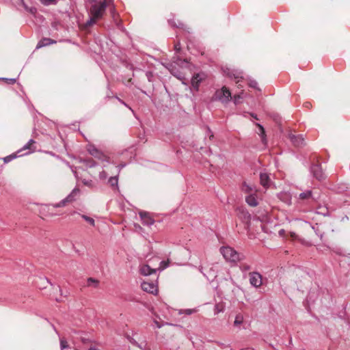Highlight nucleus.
Masks as SVG:
<instances>
[{
    "mask_svg": "<svg viewBox=\"0 0 350 350\" xmlns=\"http://www.w3.org/2000/svg\"><path fill=\"white\" fill-rule=\"evenodd\" d=\"M80 193V189L79 188L75 187L72 190L69 195H68L64 199L61 200L59 202L51 204L49 205H42L40 208V213L45 217L49 215L53 216V214L49 213V212L51 211V207L59 208L66 206L67 204L72 203L76 201L79 198Z\"/></svg>",
    "mask_w": 350,
    "mask_h": 350,
    "instance_id": "f257e3e1",
    "label": "nucleus"
},
{
    "mask_svg": "<svg viewBox=\"0 0 350 350\" xmlns=\"http://www.w3.org/2000/svg\"><path fill=\"white\" fill-rule=\"evenodd\" d=\"M107 5L105 3H94L92 5L90 9V18L85 22L84 24V29H88V27L92 26L93 25L96 24V22L103 18L106 8Z\"/></svg>",
    "mask_w": 350,
    "mask_h": 350,
    "instance_id": "f03ea898",
    "label": "nucleus"
},
{
    "mask_svg": "<svg viewBox=\"0 0 350 350\" xmlns=\"http://www.w3.org/2000/svg\"><path fill=\"white\" fill-rule=\"evenodd\" d=\"M220 253L222 254L226 261L232 263H237L239 261L245 259V255L242 253L237 252L235 250L230 247H221Z\"/></svg>",
    "mask_w": 350,
    "mask_h": 350,
    "instance_id": "7ed1b4c3",
    "label": "nucleus"
},
{
    "mask_svg": "<svg viewBox=\"0 0 350 350\" xmlns=\"http://www.w3.org/2000/svg\"><path fill=\"white\" fill-rule=\"evenodd\" d=\"M231 93L226 87L217 90L215 93V98L223 103H226L231 99Z\"/></svg>",
    "mask_w": 350,
    "mask_h": 350,
    "instance_id": "20e7f679",
    "label": "nucleus"
},
{
    "mask_svg": "<svg viewBox=\"0 0 350 350\" xmlns=\"http://www.w3.org/2000/svg\"><path fill=\"white\" fill-rule=\"evenodd\" d=\"M88 152L94 157L100 159L102 161H107V157L95 146L92 144H88L87 146Z\"/></svg>",
    "mask_w": 350,
    "mask_h": 350,
    "instance_id": "39448f33",
    "label": "nucleus"
},
{
    "mask_svg": "<svg viewBox=\"0 0 350 350\" xmlns=\"http://www.w3.org/2000/svg\"><path fill=\"white\" fill-rule=\"evenodd\" d=\"M205 79V75L203 72L195 74L191 79V89L195 92L199 90L200 83Z\"/></svg>",
    "mask_w": 350,
    "mask_h": 350,
    "instance_id": "423d86ee",
    "label": "nucleus"
},
{
    "mask_svg": "<svg viewBox=\"0 0 350 350\" xmlns=\"http://www.w3.org/2000/svg\"><path fill=\"white\" fill-rule=\"evenodd\" d=\"M250 283L256 288L260 287L262 284V275L258 272H252L249 274Z\"/></svg>",
    "mask_w": 350,
    "mask_h": 350,
    "instance_id": "0eeeda50",
    "label": "nucleus"
},
{
    "mask_svg": "<svg viewBox=\"0 0 350 350\" xmlns=\"http://www.w3.org/2000/svg\"><path fill=\"white\" fill-rule=\"evenodd\" d=\"M141 287L143 291L153 295H156L158 292L157 285L152 282L144 281Z\"/></svg>",
    "mask_w": 350,
    "mask_h": 350,
    "instance_id": "6e6552de",
    "label": "nucleus"
},
{
    "mask_svg": "<svg viewBox=\"0 0 350 350\" xmlns=\"http://www.w3.org/2000/svg\"><path fill=\"white\" fill-rule=\"evenodd\" d=\"M241 191L247 196L250 193H257L258 189L254 184L245 181L241 185Z\"/></svg>",
    "mask_w": 350,
    "mask_h": 350,
    "instance_id": "1a4fd4ad",
    "label": "nucleus"
},
{
    "mask_svg": "<svg viewBox=\"0 0 350 350\" xmlns=\"http://www.w3.org/2000/svg\"><path fill=\"white\" fill-rule=\"evenodd\" d=\"M238 217L245 223H248L250 221L251 215L250 213L243 207H239L237 209Z\"/></svg>",
    "mask_w": 350,
    "mask_h": 350,
    "instance_id": "9d476101",
    "label": "nucleus"
},
{
    "mask_svg": "<svg viewBox=\"0 0 350 350\" xmlns=\"http://www.w3.org/2000/svg\"><path fill=\"white\" fill-rule=\"evenodd\" d=\"M311 172L313 174V176L319 180H323L325 178V174L321 166L319 164L312 165L311 166Z\"/></svg>",
    "mask_w": 350,
    "mask_h": 350,
    "instance_id": "9b49d317",
    "label": "nucleus"
},
{
    "mask_svg": "<svg viewBox=\"0 0 350 350\" xmlns=\"http://www.w3.org/2000/svg\"><path fill=\"white\" fill-rule=\"evenodd\" d=\"M245 202L250 206L252 207H256L258 205V198L257 197L256 193H250V195H247L245 196Z\"/></svg>",
    "mask_w": 350,
    "mask_h": 350,
    "instance_id": "f8f14e48",
    "label": "nucleus"
},
{
    "mask_svg": "<svg viewBox=\"0 0 350 350\" xmlns=\"http://www.w3.org/2000/svg\"><path fill=\"white\" fill-rule=\"evenodd\" d=\"M260 182L261 185L266 189L269 188L271 183L270 177L266 172H261L260 174Z\"/></svg>",
    "mask_w": 350,
    "mask_h": 350,
    "instance_id": "ddd939ff",
    "label": "nucleus"
},
{
    "mask_svg": "<svg viewBox=\"0 0 350 350\" xmlns=\"http://www.w3.org/2000/svg\"><path fill=\"white\" fill-rule=\"evenodd\" d=\"M139 216L144 225L150 226L154 223V220L146 212H140Z\"/></svg>",
    "mask_w": 350,
    "mask_h": 350,
    "instance_id": "4468645a",
    "label": "nucleus"
},
{
    "mask_svg": "<svg viewBox=\"0 0 350 350\" xmlns=\"http://www.w3.org/2000/svg\"><path fill=\"white\" fill-rule=\"evenodd\" d=\"M289 139L291 142L297 147L301 146L304 144V140L301 135H295L291 134L289 135Z\"/></svg>",
    "mask_w": 350,
    "mask_h": 350,
    "instance_id": "2eb2a0df",
    "label": "nucleus"
},
{
    "mask_svg": "<svg viewBox=\"0 0 350 350\" xmlns=\"http://www.w3.org/2000/svg\"><path fill=\"white\" fill-rule=\"evenodd\" d=\"M140 273L144 275H150L152 273H156L155 269H152L148 265H144L140 267L139 269Z\"/></svg>",
    "mask_w": 350,
    "mask_h": 350,
    "instance_id": "dca6fc26",
    "label": "nucleus"
},
{
    "mask_svg": "<svg viewBox=\"0 0 350 350\" xmlns=\"http://www.w3.org/2000/svg\"><path fill=\"white\" fill-rule=\"evenodd\" d=\"M54 43H56L55 40H53L50 38H44L38 42V44L36 46V49L46 46H49V45H50L51 44H54Z\"/></svg>",
    "mask_w": 350,
    "mask_h": 350,
    "instance_id": "f3484780",
    "label": "nucleus"
},
{
    "mask_svg": "<svg viewBox=\"0 0 350 350\" xmlns=\"http://www.w3.org/2000/svg\"><path fill=\"white\" fill-rule=\"evenodd\" d=\"M108 183L111 187L118 189V175L110 177L108 180Z\"/></svg>",
    "mask_w": 350,
    "mask_h": 350,
    "instance_id": "a211bd4d",
    "label": "nucleus"
},
{
    "mask_svg": "<svg viewBox=\"0 0 350 350\" xmlns=\"http://www.w3.org/2000/svg\"><path fill=\"white\" fill-rule=\"evenodd\" d=\"M257 126L258 127V135H260V137H261L262 142L264 144H267V139H266L265 129H264L263 126L262 125H260V124H258Z\"/></svg>",
    "mask_w": 350,
    "mask_h": 350,
    "instance_id": "6ab92c4d",
    "label": "nucleus"
},
{
    "mask_svg": "<svg viewBox=\"0 0 350 350\" xmlns=\"http://www.w3.org/2000/svg\"><path fill=\"white\" fill-rule=\"evenodd\" d=\"M311 197H312V191H310V190H308L304 192H302V193H299V199H301V200L308 199V198H310Z\"/></svg>",
    "mask_w": 350,
    "mask_h": 350,
    "instance_id": "aec40b11",
    "label": "nucleus"
},
{
    "mask_svg": "<svg viewBox=\"0 0 350 350\" xmlns=\"http://www.w3.org/2000/svg\"><path fill=\"white\" fill-rule=\"evenodd\" d=\"M225 306L222 302H219L215 304V314H217L219 312H221L224 310Z\"/></svg>",
    "mask_w": 350,
    "mask_h": 350,
    "instance_id": "412c9836",
    "label": "nucleus"
},
{
    "mask_svg": "<svg viewBox=\"0 0 350 350\" xmlns=\"http://www.w3.org/2000/svg\"><path fill=\"white\" fill-rule=\"evenodd\" d=\"M228 75H229L230 77L236 79L237 83L239 81V79H242L241 72H234V71H232L230 72H228Z\"/></svg>",
    "mask_w": 350,
    "mask_h": 350,
    "instance_id": "4be33fe9",
    "label": "nucleus"
},
{
    "mask_svg": "<svg viewBox=\"0 0 350 350\" xmlns=\"http://www.w3.org/2000/svg\"><path fill=\"white\" fill-rule=\"evenodd\" d=\"M21 152V150H18L17 152L16 153H13L9 156H7L3 158V161L5 163H8L10 161H11L12 159L18 157L19 155H18V153Z\"/></svg>",
    "mask_w": 350,
    "mask_h": 350,
    "instance_id": "5701e85b",
    "label": "nucleus"
},
{
    "mask_svg": "<svg viewBox=\"0 0 350 350\" xmlns=\"http://www.w3.org/2000/svg\"><path fill=\"white\" fill-rule=\"evenodd\" d=\"M59 342H60V348L62 350L69 348L68 342L66 341V340L65 338H60Z\"/></svg>",
    "mask_w": 350,
    "mask_h": 350,
    "instance_id": "b1692460",
    "label": "nucleus"
},
{
    "mask_svg": "<svg viewBox=\"0 0 350 350\" xmlns=\"http://www.w3.org/2000/svg\"><path fill=\"white\" fill-rule=\"evenodd\" d=\"M40 2L42 5L49 6L51 5H56L57 0H40Z\"/></svg>",
    "mask_w": 350,
    "mask_h": 350,
    "instance_id": "393cba45",
    "label": "nucleus"
},
{
    "mask_svg": "<svg viewBox=\"0 0 350 350\" xmlns=\"http://www.w3.org/2000/svg\"><path fill=\"white\" fill-rule=\"evenodd\" d=\"M81 217L87 222H88L91 226H94L95 225V221L93 218L85 215H81Z\"/></svg>",
    "mask_w": 350,
    "mask_h": 350,
    "instance_id": "a878e982",
    "label": "nucleus"
},
{
    "mask_svg": "<svg viewBox=\"0 0 350 350\" xmlns=\"http://www.w3.org/2000/svg\"><path fill=\"white\" fill-rule=\"evenodd\" d=\"M243 316L241 314H237L235 317V320L234 321V325L235 326L240 325L243 323Z\"/></svg>",
    "mask_w": 350,
    "mask_h": 350,
    "instance_id": "bb28decb",
    "label": "nucleus"
},
{
    "mask_svg": "<svg viewBox=\"0 0 350 350\" xmlns=\"http://www.w3.org/2000/svg\"><path fill=\"white\" fill-rule=\"evenodd\" d=\"M196 312V309H185V310H180L179 311V314H187V315H190L194 312Z\"/></svg>",
    "mask_w": 350,
    "mask_h": 350,
    "instance_id": "cd10ccee",
    "label": "nucleus"
},
{
    "mask_svg": "<svg viewBox=\"0 0 350 350\" xmlns=\"http://www.w3.org/2000/svg\"><path fill=\"white\" fill-rule=\"evenodd\" d=\"M83 162L85 163V165L89 167H93L96 166V163L94 161H93L91 159H85L83 160Z\"/></svg>",
    "mask_w": 350,
    "mask_h": 350,
    "instance_id": "c85d7f7f",
    "label": "nucleus"
},
{
    "mask_svg": "<svg viewBox=\"0 0 350 350\" xmlns=\"http://www.w3.org/2000/svg\"><path fill=\"white\" fill-rule=\"evenodd\" d=\"M34 141L33 139H30L23 147L21 150V152L22 150H29L31 149L30 146L31 144H34Z\"/></svg>",
    "mask_w": 350,
    "mask_h": 350,
    "instance_id": "c756f323",
    "label": "nucleus"
},
{
    "mask_svg": "<svg viewBox=\"0 0 350 350\" xmlns=\"http://www.w3.org/2000/svg\"><path fill=\"white\" fill-rule=\"evenodd\" d=\"M88 285L92 286L94 285L95 287L97 286L98 282L92 278H90L88 279Z\"/></svg>",
    "mask_w": 350,
    "mask_h": 350,
    "instance_id": "7c9ffc66",
    "label": "nucleus"
},
{
    "mask_svg": "<svg viewBox=\"0 0 350 350\" xmlns=\"http://www.w3.org/2000/svg\"><path fill=\"white\" fill-rule=\"evenodd\" d=\"M98 176L100 180H105L107 178V173L105 170H103L99 173Z\"/></svg>",
    "mask_w": 350,
    "mask_h": 350,
    "instance_id": "2f4dec72",
    "label": "nucleus"
},
{
    "mask_svg": "<svg viewBox=\"0 0 350 350\" xmlns=\"http://www.w3.org/2000/svg\"><path fill=\"white\" fill-rule=\"evenodd\" d=\"M240 269L241 271H248L251 269L250 266L247 265V264H242L241 266H240Z\"/></svg>",
    "mask_w": 350,
    "mask_h": 350,
    "instance_id": "473e14b6",
    "label": "nucleus"
},
{
    "mask_svg": "<svg viewBox=\"0 0 350 350\" xmlns=\"http://www.w3.org/2000/svg\"><path fill=\"white\" fill-rule=\"evenodd\" d=\"M299 241L304 245H306V246H311L312 244L310 243H309L308 241L303 239H299Z\"/></svg>",
    "mask_w": 350,
    "mask_h": 350,
    "instance_id": "72a5a7b5",
    "label": "nucleus"
},
{
    "mask_svg": "<svg viewBox=\"0 0 350 350\" xmlns=\"http://www.w3.org/2000/svg\"><path fill=\"white\" fill-rule=\"evenodd\" d=\"M126 166V163H120V165H118V166H116V168H117V171H118V175H119V173L120 172V170L124 167Z\"/></svg>",
    "mask_w": 350,
    "mask_h": 350,
    "instance_id": "f704fd0d",
    "label": "nucleus"
},
{
    "mask_svg": "<svg viewBox=\"0 0 350 350\" xmlns=\"http://www.w3.org/2000/svg\"><path fill=\"white\" fill-rule=\"evenodd\" d=\"M0 79L5 80L10 84H14L16 82V79H15L0 78Z\"/></svg>",
    "mask_w": 350,
    "mask_h": 350,
    "instance_id": "c9c22d12",
    "label": "nucleus"
},
{
    "mask_svg": "<svg viewBox=\"0 0 350 350\" xmlns=\"http://www.w3.org/2000/svg\"><path fill=\"white\" fill-rule=\"evenodd\" d=\"M130 342H131L133 345H135V346H137V347H139L140 349H143V346H142V344H141V345L138 344V342H136L134 339H131V340H130Z\"/></svg>",
    "mask_w": 350,
    "mask_h": 350,
    "instance_id": "e433bc0d",
    "label": "nucleus"
},
{
    "mask_svg": "<svg viewBox=\"0 0 350 350\" xmlns=\"http://www.w3.org/2000/svg\"><path fill=\"white\" fill-rule=\"evenodd\" d=\"M290 236H291V238L292 239H297V240H299V239L298 235L296 233L293 232L290 233Z\"/></svg>",
    "mask_w": 350,
    "mask_h": 350,
    "instance_id": "4c0bfd02",
    "label": "nucleus"
},
{
    "mask_svg": "<svg viewBox=\"0 0 350 350\" xmlns=\"http://www.w3.org/2000/svg\"><path fill=\"white\" fill-rule=\"evenodd\" d=\"M83 183L85 185L90 186V185H92V180H88L85 179V180H83Z\"/></svg>",
    "mask_w": 350,
    "mask_h": 350,
    "instance_id": "58836bf2",
    "label": "nucleus"
},
{
    "mask_svg": "<svg viewBox=\"0 0 350 350\" xmlns=\"http://www.w3.org/2000/svg\"><path fill=\"white\" fill-rule=\"evenodd\" d=\"M113 0H103L101 3H105L106 5L108 6L113 3Z\"/></svg>",
    "mask_w": 350,
    "mask_h": 350,
    "instance_id": "ea45409f",
    "label": "nucleus"
},
{
    "mask_svg": "<svg viewBox=\"0 0 350 350\" xmlns=\"http://www.w3.org/2000/svg\"><path fill=\"white\" fill-rule=\"evenodd\" d=\"M257 84H258V83H257V82H256V81H252L250 82V85L251 87H252V88H256V86H257Z\"/></svg>",
    "mask_w": 350,
    "mask_h": 350,
    "instance_id": "a19ab883",
    "label": "nucleus"
},
{
    "mask_svg": "<svg viewBox=\"0 0 350 350\" xmlns=\"http://www.w3.org/2000/svg\"><path fill=\"white\" fill-rule=\"evenodd\" d=\"M174 48H175V50L176 51H179L180 50V43L178 42V43L176 44L175 46H174Z\"/></svg>",
    "mask_w": 350,
    "mask_h": 350,
    "instance_id": "79ce46f5",
    "label": "nucleus"
},
{
    "mask_svg": "<svg viewBox=\"0 0 350 350\" xmlns=\"http://www.w3.org/2000/svg\"><path fill=\"white\" fill-rule=\"evenodd\" d=\"M160 264H161V265H163V266L161 268L162 269H165V267H167L168 266L167 263L165 262V261H161Z\"/></svg>",
    "mask_w": 350,
    "mask_h": 350,
    "instance_id": "37998d69",
    "label": "nucleus"
},
{
    "mask_svg": "<svg viewBox=\"0 0 350 350\" xmlns=\"http://www.w3.org/2000/svg\"><path fill=\"white\" fill-rule=\"evenodd\" d=\"M202 270H203L202 267H201V266H200V267H199V271H200V272H201V273H202L205 277H206V274L203 273V271H202Z\"/></svg>",
    "mask_w": 350,
    "mask_h": 350,
    "instance_id": "c03bdc74",
    "label": "nucleus"
},
{
    "mask_svg": "<svg viewBox=\"0 0 350 350\" xmlns=\"http://www.w3.org/2000/svg\"><path fill=\"white\" fill-rule=\"evenodd\" d=\"M172 25L179 27L182 26V25H183V24H182V23H179V24H178V25H176V24H172Z\"/></svg>",
    "mask_w": 350,
    "mask_h": 350,
    "instance_id": "a18cd8bd",
    "label": "nucleus"
},
{
    "mask_svg": "<svg viewBox=\"0 0 350 350\" xmlns=\"http://www.w3.org/2000/svg\"><path fill=\"white\" fill-rule=\"evenodd\" d=\"M118 100H119V101H120L121 103H122V105H125V106H126V107H127V105H126L124 101H122V100H120V99H119V98H118Z\"/></svg>",
    "mask_w": 350,
    "mask_h": 350,
    "instance_id": "49530a36",
    "label": "nucleus"
},
{
    "mask_svg": "<svg viewBox=\"0 0 350 350\" xmlns=\"http://www.w3.org/2000/svg\"><path fill=\"white\" fill-rule=\"evenodd\" d=\"M284 233V230H280L279 231V234H280V235L283 234Z\"/></svg>",
    "mask_w": 350,
    "mask_h": 350,
    "instance_id": "de8ad7c7",
    "label": "nucleus"
},
{
    "mask_svg": "<svg viewBox=\"0 0 350 350\" xmlns=\"http://www.w3.org/2000/svg\"><path fill=\"white\" fill-rule=\"evenodd\" d=\"M239 98V96H238L237 97L236 96H234V103H237V98Z\"/></svg>",
    "mask_w": 350,
    "mask_h": 350,
    "instance_id": "09e8293b",
    "label": "nucleus"
},
{
    "mask_svg": "<svg viewBox=\"0 0 350 350\" xmlns=\"http://www.w3.org/2000/svg\"><path fill=\"white\" fill-rule=\"evenodd\" d=\"M82 340V342H83V343H86V342H88V340L85 339V338H82V340Z\"/></svg>",
    "mask_w": 350,
    "mask_h": 350,
    "instance_id": "8fccbe9b",
    "label": "nucleus"
},
{
    "mask_svg": "<svg viewBox=\"0 0 350 350\" xmlns=\"http://www.w3.org/2000/svg\"><path fill=\"white\" fill-rule=\"evenodd\" d=\"M90 3H94L96 2V0H88Z\"/></svg>",
    "mask_w": 350,
    "mask_h": 350,
    "instance_id": "3c124183",
    "label": "nucleus"
},
{
    "mask_svg": "<svg viewBox=\"0 0 350 350\" xmlns=\"http://www.w3.org/2000/svg\"><path fill=\"white\" fill-rule=\"evenodd\" d=\"M135 227H136V228H139V229H141V228H142L140 227V226H139V225H135Z\"/></svg>",
    "mask_w": 350,
    "mask_h": 350,
    "instance_id": "603ef678",
    "label": "nucleus"
},
{
    "mask_svg": "<svg viewBox=\"0 0 350 350\" xmlns=\"http://www.w3.org/2000/svg\"><path fill=\"white\" fill-rule=\"evenodd\" d=\"M53 328H54L55 332L57 334V329L55 327H53Z\"/></svg>",
    "mask_w": 350,
    "mask_h": 350,
    "instance_id": "864d4df0",
    "label": "nucleus"
},
{
    "mask_svg": "<svg viewBox=\"0 0 350 350\" xmlns=\"http://www.w3.org/2000/svg\"><path fill=\"white\" fill-rule=\"evenodd\" d=\"M213 137V134H211V135H210V139H211V137Z\"/></svg>",
    "mask_w": 350,
    "mask_h": 350,
    "instance_id": "5fc2aeb1",
    "label": "nucleus"
},
{
    "mask_svg": "<svg viewBox=\"0 0 350 350\" xmlns=\"http://www.w3.org/2000/svg\"><path fill=\"white\" fill-rule=\"evenodd\" d=\"M30 151L27 152H25V154H27V153H29Z\"/></svg>",
    "mask_w": 350,
    "mask_h": 350,
    "instance_id": "6e6d98bb",
    "label": "nucleus"
}]
</instances>
